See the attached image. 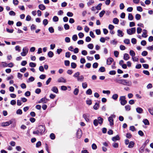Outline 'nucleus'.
I'll list each match as a JSON object with an SVG mask.
<instances>
[{
	"mask_svg": "<svg viewBox=\"0 0 153 153\" xmlns=\"http://www.w3.org/2000/svg\"><path fill=\"white\" fill-rule=\"evenodd\" d=\"M136 31V29L135 27L131 28L127 30V33L129 35H131L135 33Z\"/></svg>",
	"mask_w": 153,
	"mask_h": 153,
	"instance_id": "f257e3e1",
	"label": "nucleus"
},
{
	"mask_svg": "<svg viewBox=\"0 0 153 153\" xmlns=\"http://www.w3.org/2000/svg\"><path fill=\"white\" fill-rule=\"evenodd\" d=\"M120 101L121 104L123 105L126 104L127 102L126 100V97L125 96H121L120 98Z\"/></svg>",
	"mask_w": 153,
	"mask_h": 153,
	"instance_id": "f03ea898",
	"label": "nucleus"
},
{
	"mask_svg": "<svg viewBox=\"0 0 153 153\" xmlns=\"http://www.w3.org/2000/svg\"><path fill=\"white\" fill-rule=\"evenodd\" d=\"M22 51V52L21 53V55L23 56H25L27 54L28 52V49L27 47H25L23 48Z\"/></svg>",
	"mask_w": 153,
	"mask_h": 153,
	"instance_id": "7ed1b4c3",
	"label": "nucleus"
},
{
	"mask_svg": "<svg viewBox=\"0 0 153 153\" xmlns=\"http://www.w3.org/2000/svg\"><path fill=\"white\" fill-rule=\"evenodd\" d=\"M38 130L40 133V134H42L45 130V126L42 125H40L38 127Z\"/></svg>",
	"mask_w": 153,
	"mask_h": 153,
	"instance_id": "20e7f679",
	"label": "nucleus"
},
{
	"mask_svg": "<svg viewBox=\"0 0 153 153\" xmlns=\"http://www.w3.org/2000/svg\"><path fill=\"white\" fill-rule=\"evenodd\" d=\"M124 81L123 85L128 86H131V85L132 82L130 81L127 80L126 79H124Z\"/></svg>",
	"mask_w": 153,
	"mask_h": 153,
	"instance_id": "39448f33",
	"label": "nucleus"
},
{
	"mask_svg": "<svg viewBox=\"0 0 153 153\" xmlns=\"http://www.w3.org/2000/svg\"><path fill=\"white\" fill-rule=\"evenodd\" d=\"M12 123V121L11 120H10L9 121L1 123V126L3 127H5L8 126Z\"/></svg>",
	"mask_w": 153,
	"mask_h": 153,
	"instance_id": "423d86ee",
	"label": "nucleus"
},
{
	"mask_svg": "<svg viewBox=\"0 0 153 153\" xmlns=\"http://www.w3.org/2000/svg\"><path fill=\"white\" fill-rule=\"evenodd\" d=\"M83 117L85 119V121L87 122H89L90 121L89 115L87 114H84L83 115Z\"/></svg>",
	"mask_w": 153,
	"mask_h": 153,
	"instance_id": "0eeeda50",
	"label": "nucleus"
},
{
	"mask_svg": "<svg viewBox=\"0 0 153 153\" xmlns=\"http://www.w3.org/2000/svg\"><path fill=\"white\" fill-rule=\"evenodd\" d=\"M82 135V132L81 130L78 129L76 132V136L77 138H79Z\"/></svg>",
	"mask_w": 153,
	"mask_h": 153,
	"instance_id": "6e6552de",
	"label": "nucleus"
},
{
	"mask_svg": "<svg viewBox=\"0 0 153 153\" xmlns=\"http://www.w3.org/2000/svg\"><path fill=\"white\" fill-rule=\"evenodd\" d=\"M84 79V76L83 75L79 76L76 79L77 81L78 82H82L83 81Z\"/></svg>",
	"mask_w": 153,
	"mask_h": 153,
	"instance_id": "1a4fd4ad",
	"label": "nucleus"
},
{
	"mask_svg": "<svg viewBox=\"0 0 153 153\" xmlns=\"http://www.w3.org/2000/svg\"><path fill=\"white\" fill-rule=\"evenodd\" d=\"M114 60V59L111 57L108 58L107 60V64L108 65H110Z\"/></svg>",
	"mask_w": 153,
	"mask_h": 153,
	"instance_id": "9d476101",
	"label": "nucleus"
},
{
	"mask_svg": "<svg viewBox=\"0 0 153 153\" xmlns=\"http://www.w3.org/2000/svg\"><path fill=\"white\" fill-rule=\"evenodd\" d=\"M108 121L111 126H112L114 125V119L111 117H109L108 118Z\"/></svg>",
	"mask_w": 153,
	"mask_h": 153,
	"instance_id": "9b49d317",
	"label": "nucleus"
},
{
	"mask_svg": "<svg viewBox=\"0 0 153 153\" xmlns=\"http://www.w3.org/2000/svg\"><path fill=\"white\" fill-rule=\"evenodd\" d=\"M51 90L53 92L55 93L56 94H57L58 92V89L56 86L53 87L52 88Z\"/></svg>",
	"mask_w": 153,
	"mask_h": 153,
	"instance_id": "f8f14e48",
	"label": "nucleus"
},
{
	"mask_svg": "<svg viewBox=\"0 0 153 153\" xmlns=\"http://www.w3.org/2000/svg\"><path fill=\"white\" fill-rule=\"evenodd\" d=\"M58 82H64L65 83L66 82V80L63 77H61L58 79Z\"/></svg>",
	"mask_w": 153,
	"mask_h": 153,
	"instance_id": "ddd939ff",
	"label": "nucleus"
},
{
	"mask_svg": "<svg viewBox=\"0 0 153 153\" xmlns=\"http://www.w3.org/2000/svg\"><path fill=\"white\" fill-rule=\"evenodd\" d=\"M142 36L144 38L147 37L148 35H147V31L146 29L143 30V33L142 35Z\"/></svg>",
	"mask_w": 153,
	"mask_h": 153,
	"instance_id": "4468645a",
	"label": "nucleus"
},
{
	"mask_svg": "<svg viewBox=\"0 0 153 153\" xmlns=\"http://www.w3.org/2000/svg\"><path fill=\"white\" fill-rule=\"evenodd\" d=\"M117 35L120 37H123L124 35V33L123 31L120 30H117Z\"/></svg>",
	"mask_w": 153,
	"mask_h": 153,
	"instance_id": "2eb2a0df",
	"label": "nucleus"
},
{
	"mask_svg": "<svg viewBox=\"0 0 153 153\" xmlns=\"http://www.w3.org/2000/svg\"><path fill=\"white\" fill-rule=\"evenodd\" d=\"M130 58L129 55L127 53H125L123 56V59L126 61L128 60Z\"/></svg>",
	"mask_w": 153,
	"mask_h": 153,
	"instance_id": "dca6fc26",
	"label": "nucleus"
},
{
	"mask_svg": "<svg viewBox=\"0 0 153 153\" xmlns=\"http://www.w3.org/2000/svg\"><path fill=\"white\" fill-rule=\"evenodd\" d=\"M124 79H116V82L120 84L123 85Z\"/></svg>",
	"mask_w": 153,
	"mask_h": 153,
	"instance_id": "f3484780",
	"label": "nucleus"
},
{
	"mask_svg": "<svg viewBox=\"0 0 153 153\" xmlns=\"http://www.w3.org/2000/svg\"><path fill=\"white\" fill-rule=\"evenodd\" d=\"M120 139L118 135H116V136L113 137L112 138V140L114 142H115L117 140H119Z\"/></svg>",
	"mask_w": 153,
	"mask_h": 153,
	"instance_id": "a211bd4d",
	"label": "nucleus"
},
{
	"mask_svg": "<svg viewBox=\"0 0 153 153\" xmlns=\"http://www.w3.org/2000/svg\"><path fill=\"white\" fill-rule=\"evenodd\" d=\"M39 8L40 9L42 10H45L46 8L45 6L42 4H39Z\"/></svg>",
	"mask_w": 153,
	"mask_h": 153,
	"instance_id": "6ab92c4d",
	"label": "nucleus"
},
{
	"mask_svg": "<svg viewBox=\"0 0 153 153\" xmlns=\"http://www.w3.org/2000/svg\"><path fill=\"white\" fill-rule=\"evenodd\" d=\"M97 120L99 124H101L102 123L103 119L101 117H99L98 118Z\"/></svg>",
	"mask_w": 153,
	"mask_h": 153,
	"instance_id": "aec40b11",
	"label": "nucleus"
},
{
	"mask_svg": "<svg viewBox=\"0 0 153 153\" xmlns=\"http://www.w3.org/2000/svg\"><path fill=\"white\" fill-rule=\"evenodd\" d=\"M80 74V73L79 72H77L74 74L73 75V77L76 79L79 76Z\"/></svg>",
	"mask_w": 153,
	"mask_h": 153,
	"instance_id": "412c9836",
	"label": "nucleus"
},
{
	"mask_svg": "<svg viewBox=\"0 0 153 153\" xmlns=\"http://www.w3.org/2000/svg\"><path fill=\"white\" fill-rule=\"evenodd\" d=\"M137 112L141 114L142 113L143 111V109L140 108H137L136 109Z\"/></svg>",
	"mask_w": 153,
	"mask_h": 153,
	"instance_id": "4be33fe9",
	"label": "nucleus"
},
{
	"mask_svg": "<svg viewBox=\"0 0 153 153\" xmlns=\"http://www.w3.org/2000/svg\"><path fill=\"white\" fill-rule=\"evenodd\" d=\"M128 19L131 21L133 20V19L134 17L133 16L131 13H129L128 14Z\"/></svg>",
	"mask_w": 153,
	"mask_h": 153,
	"instance_id": "5701e85b",
	"label": "nucleus"
},
{
	"mask_svg": "<svg viewBox=\"0 0 153 153\" xmlns=\"http://www.w3.org/2000/svg\"><path fill=\"white\" fill-rule=\"evenodd\" d=\"M129 145L128 146V147L129 148H132L133 147L134 145V143L133 141H131L129 143Z\"/></svg>",
	"mask_w": 153,
	"mask_h": 153,
	"instance_id": "b1692460",
	"label": "nucleus"
},
{
	"mask_svg": "<svg viewBox=\"0 0 153 153\" xmlns=\"http://www.w3.org/2000/svg\"><path fill=\"white\" fill-rule=\"evenodd\" d=\"M48 55L49 57L51 58L53 56L54 54L52 51H50L48 52Z\"/></svg>",
	"mask_w": 153,
	"mask_h": 153,
	"instance_id": "393cba45",
	"label": "nucleus"
},
{
	"mask_svg": "<svg viewBox=\"0 0 153 153\" xmlns=\"http://www.w3.org/2000/svg\"><path fill=\"white\" fill-rule=\"evenodd\" d=\"M129 53L130 55L132 56V57L135 56V53L134 51L132 50H131L129 51Z\"/></svg>",
	"mask_w": 153,
	"mask_h": 153,
	"instance_id": "a878e982",
	"label": "nucleus"
},
{
	"mask_svg": "<svg viewBox=\"0 0 153 153\" xmlns=\"http://www.w3.org/2000/svg\"><path fill=\"white\" fill-rule=\"evenodd\" d=\"M99 103L96 102L95 105L94 106L93 108L95 110H97L99 108Z\"/></svg>",
	"mask_w": 153,
	"mask_h": 153,
	"instance_id": "bb28decb",
	"label": "nucleus"
},
{
	"mask_svg": "<svg viewBox=\"0 0 153 153\" xmlns=\"http://www.w3.org/2000/svg\"><path fill=\"white\" fill-rule=\"evenodd\" d=\"M34 80V78L33 77L31 76L27 80V82L28 83L30 82H32Z\"/></svg>",
	"mask_w": 153,
	"mask_h": 153,
	"instance_id": "cd10ccee",
	"label": "nucleus"
},
{
	"mask_svg": "<svg viewBox=\"0 0 153 153\" xmlns=\"http://www.w3.org/2000/svg\"><path fill=\"white\" fill-rule=\"evenodd\" d=\"M113 22L114 23L117 24H118L119 20L117 18H114L113 19Z\"/></svg>",
	"mask_w": 153,
	"mask_h": 153,
	"instance_id": "c85d7f7f",
	"label": "nucleus"
},
{
	"mask_svg": "<svg viewBox=\"0 0 153 153\" xmlns=\"http://www.w3.org/2000/svg\"><path fill=\"white\" fill-rule=\"evenodd\" d=\"M86 94L89 95H91L92 94L91 90L90 88L88 89L86 91Z\"/></svg>",
	"mask_w": 153,
	"mask_h": 153,
	"instance_id": "c756f323",
	"label": "nucleus"
},
{
	"mask_svg": "<svg viewBox=\"0 0 153 153\" xmlns=\"http://www.w3.org/2000/svg\"><path fill=\"white\" fill-rule=\"evenodd\" d=\"M143 122L145 125H149V121L147 119L143 120Z\"/></svg>",
	"mask_w": 153,
	"mask_h": 153,
	"instance_id": "7c9ffc66",
	"label": "nucleus"
},
{
	"mask_svg": "<svg viewBox=\"0 0 153 153\" xmlns=\"http://www.w3.org/2000/svg\"><path fill=\"white\" fill-rule=\"evenodd\" d=\"M148 110L150 113L152 115H153V107H151L149 108L148 109Z\"/></svg>",
	"mask_w": 153,
	"mask_h": 153,
	"instance_id": "2f4dec72",
	"label": "nucleus"
},
{
	"mask_svg": "<svg viewBox=\"0 0 153 153\" xmlns=\"http://www.w3.org/2000/svg\"><path fill=\"white\" fill-rule=\"evenodd\" d=\"M135 19H136L137 20H138L140 19L141 18V16L140 14H137L135 15Z\"/></svg>",
	"mask_w": 153,
	"mask_h": 153,
	"instance_id": "473e14b6",
	"label": "nucleus"
},
{
	"mask_svg": "<svg viewBox=\"0 0 153 153\" xmlns=\"http://www.w3.org/2000/svg\"><path fill=\"white\" fill-rule=\"evenodd\" d=\"M53 22H57L59 20V18L56 16H54L53 18Z\"/></svg>",
	"mask_w": 153,
	"mask_h": 153,
	"instance_id": "72a5a7b5",
	"label": "nucleus"
},
{
	"mask_svg": "<svg viewBox=\"0 0 153 153\" xmlns=\"http://www.w3.org/2000/svg\"><path fill=\"white\" fill-rule=\"evenodd\" d=\"M48 23V21L47 19H44L43 21V24L44 26H46Z\"/></svg>",
	"mask_w": 153,
	"mask_h": 153,
	"instance_id": "f704fd0d",
	"label": "nucleus"
},
{
	"mask_svg": "<svg viewBox=\"0 0 153 153\" xmlns=\"http://www.w3.org/2000/svg\"><path fill=\"white\" fill-rule=\"evenodd\" d=\"M36 65V64L35 63L30 62L29 63V66L31 67H35Z\"/></svg>",
	"mask_w": 153,
	"mask_h": 153,
	"instance_id": "c9c22d12",
	"label": "nucleus"
},
{
	"mask_svg": "<svg viewBox=\"0 0 153 153\" xmlns=\"http://www.w3.org/2000/svg\"><path fill=\"white\" fill-rule=\"evenodd\" d=\"M79 89L77 88H76L74 91V94L75 95H77L79 93Z\"/></svg>",
	"mask_w": 153,
	"mask_h": 153,
	"instance_id": "e433bc0d",
	"label": "nucleus"
},
{
	"mask_svg": "<svg viewBox=\"0 0 153 153\" xmlns=\"http://www.w3.org/2000/svg\"><path fill=\"white\" fill-rule=\"evenodd\" d=\"M71 66L72 68H75L76 67V65L74 62H72L71 63Z\"/></svg>",
	"mask_w": 153,
	"mask_h": 153,
	"instance_id": "4c0bfd02",
	"label": "nucleus"
},
{
	"mask_svg": "<svg viewBox=\"0 0 153 153\" xmlns=\"http://www.w3.org/2000/svg\"><path fill=\"white\" fill-rule=\"evenodd\" d=\"M112 146L114 148H117L119 146L118 143H114L112 144Z\"/></svg>",
	"mask_w": 153,
	"mask_h": 153,
	"instance_id": "58836bf2",
	"label": "nucleus"
},
{
	"mask_svg": "<svg viewBox=\"0 0 153 153\" xmlns=\"http://www.w3.org/2000/svg\"><path fill=\"white\" fill-rule=\"evenodd\" d=\"M88 48L91 49H92L94 48V45L92 44H89L88 45Z\"/></svg>",
	"mask_w": 153,
	"mask_h": 153,
	"instance_id": "ea45409f",
	"label": "nucleus"
},
{
	"mask_svg": "<svg viewBox=\"0 0 153 153\" xmlns=\"http://www.w3.org/2000/svg\"><path fill=\"white\" fill-rule=\"evenodd\" d=\"M118 97V95L117 94H114L112 96V98L114 100H116Z\"/></svg>",
	"mask_w": 153,
	"mask_h": 153,
	"instance_id": "a19ab883",
	"label": "nucleus"
},
{
	"mask_svg": "<svg viewBox=\"0 0 153 153\" xmlns=\"http://www.w3.org/2000/svg\"><path fill=\"white\" fill-rule=\"evenodd\" d=\"M125 108L126 111H129L131 109V106L129 105H126L125 106Z\"/></svg>",
	"mask_w": 153,
	"mask_h": 153,
	"instance_id": "79ce46f5",
	"label": "nucleus"
},
{
	"mask_svg": "<svg viewBox=\"0 0 153 153\" xmlns=\"http://www.w3.org/2000/svg\"><path fill=\"white\" fill-rule=\"evenodd\" d=\"M99 71L101 72H104L105 71V68L104 67H101L99 69Z\"/></svg>",
	"mask_w": 153,
	"mask_h": 153,
	"instance_id": "37998d69",
	"label": "nucleus"
},
{
	"mask_svg": "<svg viewBox=\"0 0 153 153\" xmlns=\"http://www.w3.org/2000/svg\"><path fill=\"white\" fill-rule=\"evenodd\" d=\"M109 74L111 75H114L116 74V71L114 70L111 71H109Z\"/></svg>",
	"mask_w": 153,
	"mask_h": 153,
	"instance_id": "c03bdc74",
	"label": "nucleus"
},
{
	"mask_svg": "<svg viewBox=\"0 0 153 153\" xmlns=\"http://www.w3.org/2000/svg\"><path fill=\"white\" fill-rule=\"evenodd\" d=\"M48 30L51 33H53L54 32V29L52 27H50L48 28Z\"/></svg>",
	"mask_w": 153,
	"mask_h": 153,
	"instance_id": "a18cd8bd",
	"label": "nucleus"
},
{
	"mask_svg": "<svg viewBox=\"0 0 153 153\" xmlns=\"http://www.w3.org/2000/svg\"><path fill=\"white\" fill-rule=\"evenodd\" d=\"M132 59L134 62H137L138 61V58L134 56L132 57Z\"/></svg>",
	"mask_w": 153,
	"mask_h": 153,
	"instance_id": "49530a36",
	"label": "nucleus"
},
{
	"mask_svg": "<svg viewBox=\"0 0 153 153\" xmlns=\"http://www.w3.org/2000/svg\"><path fill=\"white\" fill-rule=\"evenodd\" d=\"M36 26L34 24L32 25L30 27L31 29V30H35L36 28Z\"/></svg>",
	"mask_w": 153,
	"mask_h": 153,
	"instance_id": "de8ad7c7",
	"label": "nucleus"
},
{
	"mask_svg": "<svg viewBox=\"0 0 153 153\" xmlns=\"http://www.w3.org/2000/svg\"><path fill=\"white\" fill-rule=\"evenodd\" d=\"M82 88L85 89L87 87V84L86 82H83L82 83Z\"/></svg>",
	"mask_w": 153,
	"mask_h": 153,
	"instance_id": "09e8293b",
	"label": "nucleus"
},
{
	"mask_svg": "<svg viewBox=\"0 0 153 153\" xmlns=\"http://www.w3.org/2000/svg\"><path fill=\"white\" fill-rule=\"evenodd\" d=\"M16 113L18 114H22V112L21 109H18L16 111Z\"/></svg>",
	"mask_w": 153,
	"mask_h": 153,
	"instance_id": "8fccbe9b",
	"label": "nucleus"
},
{
	"mask_svg": "<svg viewBox=\"0 0 153 153\" xmlns=\"http://www.w3.org/2000/svg\"><path fill=\"white\" fill-rule=\"evenodd\" d=\"M102 5V4L101 3L99 4L98 5L96 6V9L98 10H100L101 9V7Z\"/></svg>",
	"mask_w": 153,
	"mask_h": 153,
	"instance_id": "3c124183",
	"label": "nucleus"
},
{
	"mask_svg": "<svg viewBox=\"0 0 153 153\" xmlns=\"http://www.w3.org/2000/svg\"><path fill=\"white\" fill-rule=\"evenodd\" d=\"M94 1L93 0H90L87 3V4L88 6L91 5L92 4L94 3Z\"/></svg>",
	"mask_w": 153,
	"mask_h": 153,
	"instance_id": "603ef678",
	"label": "nucleus"
},
{
	"mask_svg": "<svg viewBox=\"0 0 153 153\" xmlns=\"http://www.w3.org/2000/svg\"><path fill=\"white\" fill-rule=\"evenodd\" d=\"M124 42L125 43L128 44L130 43V40L128 39H125L124 41Z\"/></svg>",
	"mask_w": 153,
	"mask_h": 153,
	"instance_id": "864d4df0",
	"label": "nucleus"
},
{
	"mask_svg": "<svg viewBox=\"0 0 153 153\" xmlns=\"http://www.w3.org/2000/svg\"><path fill=\"white\" fill-rule=\"evenodd\" d=\"M98 121L97 120V119H95L94 120V121L93 122V123L94 124L95 126H97L98 125Z\"/></svg>",
	"mask_w": 153,
	"mask_h": 153,
	"instance_id": "5fc2aeb1",
	"label": "nucleus"
},
{
	"mask_svg": "<svg viewBox=\"0 0 153 153\" xmlns=\"http://www.w3.org/2000/svg\"><path fill=\"white\" fill-rule=\"evenodd\" d=\"M77 39V36L76 35H74L72 36V39L74 41H76Z\"/></svg>",
	"mask_w": 153,
	"mask_h": 153,
	"instance_id": "6e6d98bb",
	"label": "nucleus"
},
{
	"mask_svg": "<svg viewBox=\"0 0 153 153\" xmlns=\"http://www.w3.org/2000/svg\"><path fill=\"white\" fill-rule=\"evenodd\" d=\"M143 73L147 75H149L150 74L149 72L148 71L143 70Z\"/></svg>",
	"mask_w": 153,
	"mask_h": 153,
	"instance_id": "4d7b16f0",
	"label": "nucleus"
},
{
	"mask_svg": "<svg viewBox=\"0 0 153 153\" xmlns=\"http://www.w3.org/2000/svg\"><path fill=\"white\" fill-rule=\"evenodd\" d=\"M42 102L44 103H46V102H45V98H43L41 99V100L39 102V103H40Z\"/></svg>",
	"mask_w": 153,
	"mask_h": 153,
	"instance_id": "13d9d810",
	"label": "nucleus"
},
{
	"mask_svg": "<svg viewBox=\"0 0 153 153\" xmlns=\"http://www.w3.org/2000/svg\"><path fill=\"white\" fill-rule=\"evenodd\" d=\"M97 146L95 143H93L92 145V148L94 150H95L97 149Z\"/></svg>",
	"mask_w": 153,
	"mask_h": 153,
	"instance_id": "bf43d9fd",
	"label": "nucleus"
},
{
	"mask_svg": "<svg viewBox=\"0 0 153 153\" xmlns=\"http://www.w3.org/2000/svg\"><path fill=\"white\" fill-rule=\"evenodd\" d=\"M147 49L149 51H153V45L148 47Z\"/></svg>",
	"mask_w": 153,
	"mask_h": 153,
	"instance_id": "052dcab7",
	"label": "nucleus"
},
{
	"mask_svg": "<svg viewBox=\"0 0 153 153\" xmlns=\"http://www.w3.org/2000/svg\"><path fill=\"white\" fill-rule=\"evenodd\" d=\"M80 63L82 64H84L86 62L84 58H82L80 60Z\"/></svg>",
	"mask_w": 153,
	"mask_h": 153,
	"instance_id": "680f3d73",
	"label": "nucleus"
},
{
	"mask_svg": "<svg viewBox=\"0 0 153 153\" xmlns=\"http://www.w3.org/2000/svg\"><path fill=\"white\" fill-rule=\"evenodd\" d=\"M61 89L62 90L65 91L67 89V88L66 86L63 85L61 86Z\"/></svg>",
	"mask_w": 153,
	"mask_h": 153,
	"instance_id": "e2e57ef3",
	"label": "nucleus"
},
{
	"mask_svg": "<svg viewBox=\"0 0 153 153\" xmlns=\"http://www.w3.org/2000/svg\"><path fill=\"white\" fill-rule=\"evenodd\" d=\"M131 42L133 44H135L136 43L137 41L135 38H133L131 39Z\"/></svg>",
	"mask_w": 153,
	"mask_h": 153,
	"instance_id": "0e129e2a",
	"label": "nucleus"
},
{
	"mask_svg": "<svg viewBox=\"0 0 153 153\" xmlns=\"http://www.w3.org/2000/svg\"><path fill=\"white\" fill-rule=\"evenodd\" d=\"M147 54L148 52L146 51H144L142 52L141 53L142 55L143 56H146L147 55Z\"/></svg>",
	"mask_w": 153,
	"mask_h": 153,
	"instance_id": "69168bd1",
	"label": "nucleus"
},
{
	"mask_svg": "<svg viewBox=\"0 0 153 153\" xmlns=\"http://www.w3.org/2000/svg\"><path fill=\"white\" fill-rule=\"evenodd\" d=\"M64 27L65 30H67L69 29L70 27L68 24H65L64 25Z\"/></svg>",
	"mask_w": 153,
	"mask_h": 153,
	"instance_id": "338daca9",
	"label": "nucleus"
},
{
	"mask_svg": "<svg viewBox=\"0 0 153 153\" xmlns=\"http://www.w3.org/2000/svg\"><path fill=\"white\" fill-rule=\"evenodd\" d=\"M105 13V11L104 10H102L101 12L99 14L100 16V17H102L103 15H104Z\"/></svg>",
	"mask_w": 153,
	"mask_h": 153,
	"instance_id": "774afa93",
	"label": "nucleus"
}]
</instances>
